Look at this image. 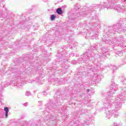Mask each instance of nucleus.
I'll return each instance as SVG.
<instances>
[{
	"mask_svg": "<svg viewBox=\"0 0 126 126\" xmlns=\"http://www.w3.org/2000/svg\"><path fill=\"white\" fill-rule=\"evenodd\" d=\"M4 111L5 112V118H7L8 117V108L4 107Z\"/></svg>",
	"mask_w": 126,
	"mask_h": 126,
	"instance_id": "obj_1",
	"label": "nucleus"
},
{
	"mask_svg": "<svg viewBox=\"0 0 126 126\" xmlns=\"http://www.w3.org/2000/svg\"><path fill=\"white\" fill-rule=\"evenodd\" d=\"M56 12H57L58 14H63V10L61 8H58L56 10Z\"/></svg>",
	"mask_w": 126,
	"mask_h": 126,
	"instance_id": "obj_2",
	"label": "nucleus"
},
{
	"mask_svg": "<svg viewBox=\"0 0 126 126\" xmlns=\"http://www.w3.org/2000/svg\"><path fill=\"white\" fill-rule=\"evenodd\" d=\"M55 18H56V16H55V15H52L51 17V20L52 21L55 20Z\"/></svg>",
	"mask_w": 126,
	"mask_h": 126,
	"instance_id": "obj_3",
	"label": "nucleus"
}]
</instances>
